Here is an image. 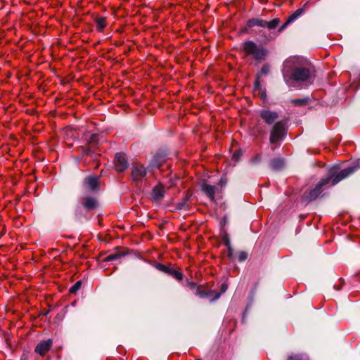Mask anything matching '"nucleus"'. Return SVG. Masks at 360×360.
Instances as JSON below:
<instances>
[{
	"mask_svg": "<svg viewBox=\"0 0 360 360\" xmlns=\"http://www.w3.org/2000/svg\"><path fill=\"white\" fill-rule=\"evenodd\" d=\"M297 59L292 58L286 60L283 66V77L286 82L289 79L295 82H304L309 85L313 82V75L311 71L306 68L299 67L295 64Z\"/></svg>",
	"mask_w": 360,
	"mask_h": 360,
	"instance_id": "nucleus-1",
	"label": "nucleus"
},
{
	"mask_svg": "<svg viewBox=\"0 0 360 360\" xmlns=\"http://www.w3.org/2000/svg\"><path fill=\"white\" fill-rule=\"evenodd\" d=\"M243 50L246 54L252 56L257 60H264L267 51L261 46L257 45L252 41H248L243 44Z\"/></svg>",
	"mask_w": 360,
	"mask_h": 360,
	"instance_id": "nucleus-2",
	"label": "nucleus"
},
{
	"mask_svg": "<svg viewBox=\"0 0 360 360\" xmlns=\"http://www.w3.org/2000/svg\"><path fill=\"white\" fill-rule=\"evenodd\" d=\"M359 167H360V165L359 164L349 166L347 168H345V169L341 170L338 173H337V171L335 169H330L329 175L328 176H331L330 181L332 183H331L330 186H334V185L337 184L338 183H339L340 181L348 177L349 176L352 174Z\"/></svg>",
	"mask_w": 360,
	"mask_h": 360,
	"instance_id": "nucleus-3",
	"label": "nucleus"
},
{
	"mask_svg": "<svg viewBox=\"0 0 360 360\" xmlns=\"http://www.w3.org/2000/svg\"><path fill=\"white\" fill-rule=\"evenodd\" d=\"M331 176H327L321 179L315 186V187L309 191V193H304L303 198L307 201H311L318 198L323 192V189L329 185Z\"/></svg>",
	"mask_w": 360,
	"mask_h": 360,
	"instance_id": "nucleus-4",
	"label": "nucleus"
},
{
	"mask_svg": "<svg viewBox=\"0 0 360 360\" xmlns=\"http://www.w3.org/2000/svg\"><path fill=\"white\" fill-rule=\"evenodd\" d=\"M286 131L285 122L281 120L276 122L270 134L269 141L271 143H276L278 141L282 140L285 136Z\"/></svg>",
	"mask_w": 360,
	"mask_h": 360,
	"instance_id": "nucleus-5",
	"label": "nucleus"
},
{
	"mask_svg": "<svg viewBox=\"0 0 360 360\" xmlns=\"http://www.w3.org/2000/svg\"><path fill=\"white\" fill-rule=\"evenodd\" d=\"M146 169L141 165L135 164L131 169V176L133 181L139 182L146 175Z\"/></svg>",
	"mask_w": 360,
	"mask_h": 360,
	"instance_id": "nucleus-6",
	"label": "nucleus"
},
{
	"mask_svg": "<svg viewBox=\"0 0 360 360\" xmlns=\"http://www.w3.org/2000/svg\"><path fill=\"white\" fill-rule=\"evenodd\" d=\"M84 188L86 191H97L99 189V179L97 176H88L84 181Z\"/></svg>",
	"mask_w": 360,
	"mask_h": 360,
	"instance_id": "nucleus-7",
	"label": "nucleus"
},
{
	"mask_svg": "<svg viewBox=\"0 0 360 360\" xmlns=\"http://www.w3.org/2000/svg\"><path fill=\"white\" fill-rule=\"evenodd\" d=\"M259 115L265 123L269 125L274 124L278 118V112L269 110H260Z\"/></svg>",
	"mask_w": 360,
	"mask_h": 360,
	"instance_id": "nucleus-8",
	"label": "nucleus"
},
{
	"mask_svg": "<svg viewBox=\"0 0 360 360\" xmlns=\"http://www.w3.org/2000/svg\"><path fill=\"white\" fill-rule=\"evenodd\" d=\"M115 169L117 172H122L128 167V162L125 155L117 153L115 155Z\"/></svg>",
	"mask_w": 360,
	"mask_h": 360,
	"instance_id": "nucleus-9",
	"label": "nucleus"
},
{
	"mask_svg": "<svg viewBox=\"0 0 360 360\" xmlns=\"http://www.w3.org/2000/svg\"><path fill=\"white\" fill-rule=\"evenodd\" d=\"M82 199L83 200L82 206L88 211L94 210L98 206L97 200L94 197L83 195Z\"/></svg>",
	"mask_w": 360,
	"mask_h": 360,
	"instance_id": "nucleus-10",
	"label": "nucleus"
},
{
	"mask_svg": "<svg viewBox=\"0 0 360 360\" xmlns=\"http://www.w3.org/2000/svg\"><path fill=\"white\" fill-rule=\"evenodd\" d=\"M52 345V340L49 339L39 342L35 347V352L43 356L48 352Z\"/></svg>",
	"mask_w": 360,
	"mask_h": 360,
	"instance_id": "nucleus-11",
	"label": "nucleus"
},
{
	"mask_svg": "<svg viewBox=\"0 0 360 360\" xmlns=\"http://www.w3.org/2000/svg\"><path fill=\"white\" fill-rule=\"evenodd\" d=\"M202 191L211 200H214L216 187L214 186L203 184L201 186Z\"/></svg>",
	"mask_w": 360,
	"mask_h": 360,
	"instance_id": "nucleus-12",
	"label": "nucleus"
},
{
	"mask_svg": "<svg viewBox=\"0 0 360 360\" xmlns=\"http://www.w3.org/2000/svg\"><path fill=\"white\" fill-rule=\"evenodd\" d=\"M165 189L162 184L156 186L152 192V197L155 200H160L164 197Z\"/></svg>",
	"mask_w": 360,
	"mask_h": 360,
	"instance_id": "nucleus-13",
	"label": "nucleus"
},
{
	"mask_svg": "<svg viewBox=\"0 0 360 360\" xmlns=\"http://www.w3.org/2000/svg\"><path fill=\"white\" fill-rule=\"evenodd\" d=\"M264 25L265 20L259 18H252L247 22L245 29H248L255 26L264 27Z\"/></svg>",
	"mask_w": 360,
	"mask_h": 360,
	"instance_id": "nucleus-14",
	"label": "nucleus"
},
{
	"mask_svg": "<svg viewBox=\"0 0 360 360\" xmlns=\"http://www.w3.org/2000/svg\"><path fill=\"white\" fill-rule=\"evenodd\" d=\"M165 158L162 155L158 154L155 155L150 162V165L153 167H159L165 162Z\"/></svg>",
	"mask_w": 360,
	"mask_h": 360,
	"instance_id": "nucleus-15",
	"label": "nucleus"
},
{
	"mask_svg": "<svg viewBox=\"0 0 360 360\" xmlns=\"http://www.w3.org/2000/svg\"><path fill=\"white\" fill-rule=\"evenodd\" d=\"M270 166L273 169L279 170L284 166V161L281 158H274L271 160Z\"/></svg>",
	"mask_w": 360,
	"mask_h": 360,
	"instance_id": "nucleus-16",
	"label": "nucleus"
},
{
	"mask_svg": "<svg viewBox=\"0 0 360 360\" xmlns=\"http://www.w3.org/2000/svg\"><path fill=\"white\" fill-rule=\"evenodd\" d=\"M279 23H280V20L278 18H274L269 22L265 20L264 27H266L269 30H273V29H275L276 27H277L278 26Z\"/></svg>",
	"mask_w": 360,
	"mask_h": 360,
	"instance_id": "nucleus-17",
	"label": "nucleus"
},
{
	"mask_svg": "<svg viewBox=\"0 0 360 360\" xmlns=\"http://www.w3.org/2000/svg\"><path fill=\"white\" fill-rule=\"evenodd\" d=\"M304 11L303 8H298L288 17V20H289V22L292 23L300 16H301L304 13Z\"/></svg>",
	"mask_w": 360,
	"mask_h": 360,
	"instance_id": "nucleus-18",
	"label": "nucleus"
},
{
	"mask_svg": "<svg viewBox=\"0 0 360 360\" xmlns=\"http://www.w3.org/2000/svg\"><path fill=\"white\" fill-rule=\"evenodd\" d=\"M188 199L189 196L188 195H186L182 201L177 204V208L179 210H188L189 208V205L187 203Z\"/></svg>",
	"mask_w": 360,
	"mask_h": 360,
	"instance_id": "nucleus-19",
	"label": "nucleus"
},
{
	"mask_svg": "<svg viewBox=\"0 0 360 360\" xmlns=\"http://www.w3.org/2000/svg\"><path fill=\"white\" fill-rule=\"evenodd\" d=\"M308 101H309L308 98H296V99L292 100L291 103L294 105L300 106V105H303L307 104L308 103Z\"/></svg>",
	"mask_w": 360,
	"mask_h": 360,
	"instance_id": "nucleus-20",
	"label": "nucleus"
},
{
	"mask_svg": "<svg viewBox=\"0 0 360 360\" xmlns=\"http://www.w3.org/2000/svg\"><path fill=\"white\" fill-rule=\"evenodd\" d=\"M105 25V19L104 18H99L96 20V27L99 31H102Z\"/></svg>",
	"mask_w": 360,
	"mask_h": 360,
	"instance_id": "nucleus-21",
	"label": "nucleus"
},
{
	"mask_svg": "<svg viewBox=\"0 0 360 360\" xmlns=\"http://www.w3.org/2000/svg\"><path fill=\"white\" fill-rule=\"evenodd\" d=\"M82 282L80 281L76 282L69 290L70 293L77 292L81 288Z\"/></svg>",
	"mask_w": 360,
	"mask_h": 360,
	"instance_id": "nucleus-22",
	"label": "nucleus"
},
{
	"mask_svg": "<svg viewBox=\"0 0 360 360\" xmlns=\"http://www.w3.org/2000/svg\"><path fill=\"white\" fill-rule=\"evenodd\" d=\"M171 275L178 281H181L183 278V274L174 269L171 270Z\"/></svg>",
	"mask_w": 360,
	"mask_h": 360,
	"instance_id": "nucleus-23",
	"label": "nucleus"
},
{
	"mask_svg": "<svg viewBox=\"0 0 360 360\" xmlns=\"http://www.w3.org/2000/svg\"><path fill=\"white\" fill-rule=\"evenodd\" d=\"M98 134H91L89 137L86 138L89 144H94L98 142Z\"/></svg>",
	"mask_w": 360,
	"mask_h": 360,
	"instance_id": "nucleus-24",
	"label": "nucleus"
},
{
	"mask_svg": "<svg viewBox=\"0 0 360 360\" xmlns=\"http://www.w3.org/2000/svg\"><path fill=\"white\" fill-rule=\"evenodd\" d=\"M247 257L248 254L244 251L239 252L237 254V258L239 262L245 261L247 259Z\"/></svg>",
	"mask_w": 360,
	"mask_h": 360,
	"instance_id": "nucleus-25",
	"label": "nucleus"
},
{
	"mask_svg": "<svg viewBox=\"0 0 360 360\" xmlns=\"http://www.w3.org/2000/svg\"><path fill=\"white\" fill-rule=\"evenodd\" d=\"M120 257H121V255H120V254H117V253L111 254L105 257V261L110 262V261L115 260V259L120 258Z\"/></svg>",
	"mask_w": 360,
	"mask_h": 360,
	"instance_id": "nucleus-26",
	"label": "nucleus"
},
{
	"mask_svg": "<svg viewBox=\"0 0 360 360\" xmlns=\"http://www.w3.org/2000/svg\"><path fill=\"white\" fill-rule=\"evenodd\" d=\"M269 72L270 66L267 64L264 65L261 69V74L262 75H266Z\"/></svg>",
	"mask_w": 360,
	"mask_h": 360,
	"instance_id": "nucleus-27",
	"label": "nucleus"
},
{
	"mask_svg": "<svg viewBox=\"0 0 360 360\" xmlns=\"http://www.w3.org/2000/svg\"><path fill=\"white\" fill-rule=\"evenodd\" d=\"M196 295L200 297H207L209 295L207 292L201 290L199 288L196 289Z\"/></svg>",
	"mask_w": 360,
	"mask_h": 360,
	"instance_id": "nucleus-28",
	"label": "nucleus"
},
{
	"mask_svg": "<svg viewBox=\"0 0 360 360\" xmlns=\"http://www.w3.org/2000/svg\"><path fill=\"white\" fill-rule=\"evenodd\" d=\"M226 245H227L228 247V257H229V259H232L233 257V249L231 248V247L230 246V243L229 240H227L226 242Z\"/></svg>",
	"mask_w": 360,
	"mask_h": 360,
	"instance_id": "nucleus-29",
	"label": "nucleus"
},
{
	"mask_svg": "<svg viewBox=\"0 0 360 360\" xmlns=\"http://www.w3.org/2000/svg\"><path fill=\"white\" fill-rule=\"evenodd\" d=\"M160 269L165 273H167L171 275V270H173V269L166 266L165 265L161 264Z\"/></svg>",
	"mask_w": 360,
	"mask_h": 360,
	"instance_id": "nucleus-30",
	"label": "nucleus"
},
{
	"mask_svg": "<svg viewBox=\"0 0 360 360\" xmlns=\"http://www.w3.org/2000/svg\"><path fill=\"white\" fill-rule=\"evenodd\" d=\"M290 24H291V22L287 20L286 22L279 28L278 32H281L283 31Z\"/></svg>",
	"mask_w": 360,
	"mask_h": 360,
	"instance_id": "nucleus-31",
	"label": "nucleus"
},
{
	"mask_svg": "<svg viewBox=\"0 0 360 360\" xmlns=\"http://www.w3.org/2000/svg\"><path fill=\"white\" fill-rule=\"evenodd\" d=\"M288 360H304L300 355H292L288 357Z\"/></svg>",
	"mask_w": 360,
	"mask_h": 360,
	"instance_id": "nucleus-32",
	"label": "nucleus"
},
{
	"mask_svg": "<svg viewBox=\"0 0 360 360\" xmlns=\"http://www.w3.org/2000/svg\"><path fill=\"white\" fill-rule=\"evenodd\" d=\"M82 150L84 154H89L91 152L89 148H83Z\"/></svg>",
	"mask_w": 360,
	"mask_h": 360,
	"instance_id": "nucleus-33",
	"label": "nucleus"
},
{
	"mask_svg": "<svg viewBox=\"0 0 360 360\" xmlns=\"http://www.w3.org/2000/svg\"><path fill=\"white\" fill-rule=\"evenodd\" d=\"M226 290H227V286H226V285L223 284V285H221V292H224Z\"/></svg>",
	"mask_w": 360,
	"mask_h": 360,
	"instance_id": "nucleus-34",
	"label": "nucleus"
},
{
	"mask_svg": "<svg viewBox=\"0 0 360 360\" xmlns=\"http://www.w3.org/2000/svg\"><path fill=\"white\" fill-rule=\"evenodd\" d=\"M219 297H220V293H217L215 297L212 300H215L218 299Z\"/></svg>",
	"mask_w": 360,
	"mask_h": 360,
	"instance_id": "nucleus-35",
	"label": "nucleus"
},
{
	"mask_svg": "<svg viewBox=\"0 0 360 360\" xmlns=\"http://www.w3.org/2000/svg\"><path fill=\"white\" fill-rule=\"evenodd\" d=\"M189 285L192 287H194L195 285L194 283H190Z\"/></svg>",
	"mask_w": 360,
	"mask_h": 360,
	"instance_id": "nucleus-36",
	"label": "nucleus"
}]
</instances>
